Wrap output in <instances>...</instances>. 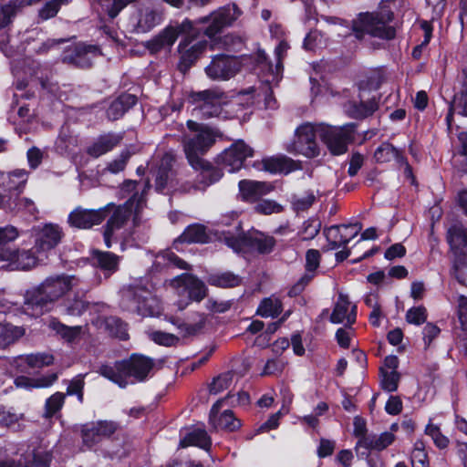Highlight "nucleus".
<instances>
[{
  "label": "nucleus",
  "instance_id": "obj_50",
  "mask_svg": "<svg viewBox=\"0 0 467 467\" xmlns=\"http://www.w3.org/2000/svg\"><path fill=\"white\" fill-rule=\"evenodd\" d=\"M283 312L281 300L275 296L265 298V317H277Z\"/></svg>",
  "mask_w": 467,
  "mask_h": 467
},
{
  "label": "nucleus",
  "instance_id": "obj_4",
  "mask_svg": "<svg viewBox=\"0 0 467 467\" xmlns=\"http://www.w3.org/2000/svg\"><path fill=\"white\" fill-rule=\"evenodd\" d=\"M186 125L191 133L182 136L183 151L189 164L193 162L196 165L221 134L218 130L193 120H188Z\"/></svg>",
  "mask_w": 467,
  "mask_h": 467
},
{
  "label": "nucleus",
  "instance_id": "obj_31",
  "mask_svg": "<svg viewBox=\"0 0 467 467\" xmlns=\"http://www.w3.org/2000/svg\"><path fill=\"white\" fill-rule=\"evenodd\" d=\"M210 240L206 226L201 223H192L185 228L183 233L174 240L178 244H206Z\"/></svg>",
  "mask_w": 467,
  "mask_h": 467
},
{
  "label": "nucleus",
  "instance_id": "obj_62",
  "mask_svg": "<svg viewBox=\"0 0 467 467\" xmlns=\"http://www.w3.org/2000/svg\"><path fill=\"white\" fill-rule=\"evenodd\" d=\"M147 182H150L147 181L142 186L137 182L132 180H126L123 182L121 185V192L122 193L126 194H131L130 197H132L135 193H139V196L142 192L144 186ZM150 185V183H149Z\"/></svg>",
  "mask_w": 467,
  "mask_h": 467
},
{
  "label": "nucleus",
  "instance_id": "obj_56",
  "mask_svg": "<svg viewBox=\"0 0 467 467\" xmlns=\"http://www.w3.org/2000/svg\"><path fill=\"white\" fill-rule=\"evenodd\" d=\"M427 319V310L424 306L411 307L406 313V320L410 324L420 326Z\"/></svg>",
  "mask_w": 467,
  "mask_h": 467
},
{
  "label": "nucleus",
  "instance_id": "obj_49",
  "mask_svg": "<svg viewBox=\"0 0 467 467\" xmlns=\"http://www.w3.org/2000/svg\"><path fill=\"white\" fill-rule=\"evenodd\" d=\"M174 172L165 171L157 169L155 172V190L158 192H163L171 188Z\"/></svg>",
  "mask_w": 467,
  "mask_h": 467
},
{
  "label": "nucleus",
  "instance_id": "obj_43",
  "mask_svg": "<svg viewBox=\"0 0 467 467\" xmlns=\"http://www.w3.org/2000/svg\"><path fill=\"white\" fill-rule=\"evenodd\" d=\"M104 324L107 331L115 337L121 340H126L128 335V325L119 317L115 316L108 317L104 319Z\"/></svg>",
  "mask_w": 467,
  "mask_h": 467
},
{
  "label": "nucleus",
  "instance_id": "obj_20",
  "mask_svg": "<svg viewBox=\"0 0 467 467\" xmlns=\"http://www.w3.org/2000/svg\"><path fill=\"white\" fill-rule=\"evenodd\" d=\"M171 285L179 295L188 293L190 301H202L207 296L205 284L191 274H182L171 280Z\"/></svg>",
  "mask_w": 467,
  "mask_h": 467
},
{
  "label": "nucleus",
  "instance_id": "obj_26",
  "mask_svg": "<svg viewBox=\"0 0 467 467\" xmlns=\"http://www.w3.org/2000/svg\"><path fill=\"white\" fill-rule=\"evenodd\" d=\"M356 432L360 435L357 442V448L380 451L388 448L395 441L394 433L389 431H384L380 434H366L363 429L357 427Z\"/></svg>",
  "mask_w": 467,
  "mask_h": 467
},
{
  "label": "nucleus",
  "instance_id": "obj_5",
  "mask_svg": "<svg viewBox=\"0 0 467 467\" xmlns=\"http://www.w3.org/2000/svg\"><path fill=\"white\" fill-rule=\"evenodd\" d=\"M263 60V53L259 50L254 56L240 57L220 54L213 57L211 63L205 67L206 75L213 80H228L234 78L243 66L254 68Z\"/></svg>",
  "mask_w": 467,
  "mask_h": 467
},
{
  "label": "nucleus",
  "instance_id": "obj_1",
  "mask_svg": "<svg viewBox=\"0 0 467 467\" xmlns=\"http://www.w3.org/2000/svg\"><path fill=\"white\" fill-rule=\"evenodd\" d=\"M88 290L81 286V281L75 275L50 276L26 291L23 308L25 313L32 317L42 316L50 311L67 292L73 291V297L67 298L66 302V313L69 316H81L89 306L86 299Z\"/></svg>",
  "mask_w": 467,
  "mask_h": 467
},
{
  "label": "nucleus",
  "instance_id": "obj_17",
  "mask_svg": "<svg viewBox=\"0 0 467 467\" xmlns=\"http://www.w3.org/2000/svg\"><path fill=\"white\" fill-rule=\"evenodd\" d=\"M254 150L244 140H238L234 141L229 148L225 149L218 156V163L228 168L230 172L239 171L244 161L248 157H252Z\"/></svg>",
  "mask_w": 467,
  "mask_h": 467
},
{
  "label": "nucleus",
  "instance_id": "obj_21",
  "mask_svg": "<svg viewBox=\"0 0 467 467\" xmlns=\"http://www.w3.org/2000/svg\"><path fill=\"white\" fill-rule=\"evenodd\" d=\"M99 54V49L97 46L78 44L65 52L62 61L79 68H88L92 66L93 58Z\"/></svg>",
  "mask_w": 467,
  "mask_h": 467
},
{
  "label": "nucleus",
  "instance_id": "obj_34",
  "mask_svg": "<svg viewBox=\"0 0 467 467\" xmlns=\"http://www.w3.org/2000/svg\"><path fill=\"white\" fill-rule=\"evenodd\" d=\"M240 194L244 201L251 203L258 202L263 197V182L250 180L239 182Z\"/></svg>",
  "mask_w": 467,
  "mask_h": 467
},
{
  "label": "nucleus",
  "instance_id": "obj_9",
  "mask_svg": "<svg viewBox=\"0 0 467 467\" xmlns=\"http://www.w3.org/2000/svg\"><path fill=\"white\" fill-rule=\"evenodd\" d=\"M269 32L273 38L278 40L275 47L274 60L266 61L265 57V82L268 84H277L283 77V58L285 57L289 48L288 44L281 39L284 36V30L280 25H270Z\"/></svg>",
  "mask_w": 467,
  "mask_h": 467
},
{
  "label": "nucleus",
  "instance_id": "obj_53",
  "mask_svg": "<svg viewBox=\"0 0 467 467\" xmlns=\"http://www.w3.org/2000/svg\"><path fill=\"white\" fill-rule=\"evenodd\" d=\"M412 467H429L428 456L423 449L422 442H416L411 453Z\"/></svg>",
  "mask_w": 467,
  "mask_h": 467
},
{
  "label": "nucleus",
  "instance_id": "obj_3",
  "mask_svg": "<svg viewBox=\"0 0 467 467\" xmlns=\"http://www.w3.org/2000/svg\"><path fill=\"white\" fill-rule=\"evenodd\" d=\"M153 367V359L143 355L133 354L130 358L116 361L112 365H101L98 372L119 387L126 388L130 377H133L137 381H143Z\"/></svg>",
  "mask_w": 467,
  "mask_h": 467
},
{
  "label": "nucleus",
  "instance_id": "obj_36",
  "mask_svg": "<svg viewBox=\"0 0 467 467\" xmlns=\"http://www.w3.org/2000/svg\"><path fill=\"white\" fill-rule=\"evenodd\" d=\"M180 444L182 447L194 445L208 451L212 442L206 431L198 428L187 432L181 440Z\"/></svg>",
  "mask_w": 467,
  "mask_h": 467
},
{
  "label": "nucleus",
  "instance_id": "obj_16",
  "mask_svg": "<svg viewBox=\"0 0 467 467\" xmlns=\"http://www.w3.org/2000/svg\"><path fill=\"white\" fill-rule=\"evenodd\" d=\"M162 21V13L151 5H140L131 14L130 25L132 31L144 34L151 31Z\"/></svg>",
  "mask_w": 467,
  "mask_h": 467
},
{
  "label": "nucleus",
  "instance_id": "obj_61",
  "mask_svg": "<svg viewBox=\"0 0 467 467\" xmlns=\"http://www.w3.org/2000/svg\"><path fill=\"white\" fill-rule=\"evenodd\" d=\"M321 228V223L317 220H308L303 224V239L311 240L317 235Z\"/></svg>",
  "mask_w": 467,
  "mask_h": 467
},
{
  "label": "nucleus",
  "instance_id": "obj_64",
  "mask_svg": "<svg viewBox=\"0 0 467 467\" xmlns=\"http://www.w3.org/2000/svg\"><path fill=\"white\" fill-rule=\"evenodd\" d=\"M336 443L334 441L327 439H321L319 446L317 447V456L319 458H325L331 455L334 452Z\"/></svg>",
  "mask_w": 467,
  "mask_h": 467
},
{
  "label": "nucleus",
  "instance_id": "obj_51",
  "mask_svg": "<svg viewBox=\"0 0 467 467\" xmlns=\"http://www.w3.org/2000/svg\"><path fill=\"white\" fill-rule=\"evenodd\" d=\"M171 322L177 326V327L183 333L184 336H192L197 334L204 327V319L202 318L195 324H186L181 322L179 319L171 317Z\"/></svg>",
  "mask_w": 467,
  "mask_h": 467
},
{
  "label": "nucleus",
  "instance_id": "obj_52",
  "mask_svg": "<svg viewBox=\"0 0 467 467\" xmlns=\"http://www.w3.org/2000/svg\"><path fill=\"white\" fill-rule=\"evenodd\" d=\"M381 386L383 389L388 392H393L397 390L400 380V375L397 371H385L381 368Z\"/></svg>",
  "mask_w": 467,
  "mask_h": 467
},
{
  "label": "nucleus",
  "instance_id": "obj_59",
  "mask_svg": "<svg viewBox=\"0 0 467 467\" xmlns=\"http://www.w3.org/2000/svg\"><path fill=\"white\" fill-rule=\"evenodd\" d=\"M130 158V152L129 150H123L115 160L111 161L108 164L106 170L111 173H118L122 171L125 169Z\"/></svg>",
  "mask_w": 467,
  "mask_h": 467
},
{
  "label": "nucleus",
  "instance_id": "obj_14",
  "mask_svg": "<svg viewBox=\"0 0 467 467\" xmlns=\"http://www.w3.org/2000/svg\"><path fill=\"white\" fill-rule=\"evenodd\" d=\"M354 128L353 124L326 127L321 130L320 137L332 154L340 155L347 151L348 142L353 140Z\"/></svg>",
  "mask_w": 467,
  "mask_h": 467
},
{
  "label": "nucleus",
  "instance_id": "obj_10",
  "mask_svg": "<svg viewBox=\"0 0 467 467\" xmlns=\"http://www.w3.org/2000/svg\"><path fill=\"white\" fill-rule=\"evenodd\" d=\"M151 292L144 285H132L123 290L121 306L124 309L142 317L154 313Z\"/></svg>",
  "mask_w": 467,
  "mask_h": 467
},
{
  "label": "nucleus",
  "instance_id": "obj_48",
  "mask_svg": "<svg viewBox=\"0 0 467 467\" xmlns=\"http://www.w3.org/2000/svg\"><path fill=\"white\" fill-rule=\"evenodd\" d=\"M234 379V373L227 371L220 374L218 377L213 379L210 384L209 390L211 394L216 395L228 388H230Z\"/></svg>",
  "mask_w": 467,
  "mask_h": 467
},
{
  "label": "nucleus",
  "instance_id": "obj_63",
  "mask_svg": "<svg viewBox=\"0 0 467 467\" xmlns=\"http://www.w3.org/2000/svg\"><path fill=\"white\" fill-rule=\"evenodd\" d=\"M441 332V329L433 323H427L423 328V340L426 347H429L432 340L436 338Z\"/></svg>",
  "mask_w": 467,
  "mask_h": 467
},
{
  "label": "nucleus",
  "instance_id": "obj_44",
  "mask_svg": "<svg viewBox=\"0 0 467 467\" xmlns=\"http://www.w3.org/2000/svg\"><path fill=\"white\" fill-rule=\"evenodd\" d=\"M24 335V329L12 325L0 324V348H5Z\"/></svg>",
  "mask_w": 467,
  "mask_h": 467
},
{
  "label": "nucleus",
  "instance_id": "obj_55",
  "mask_svg": "<svg viewBox=\"0 0 467 467\" xmlns=\"http://www.w3.org/2000/svg\"><path fill=\"white\" fill-rule=\"evenodd\" d=\"M150 337L155 343L165 347L176 346L179 342L178 337L162 331H154L150 333Z\"/></svg>",
  "mask_w": 467,
  "mask_h": 467
},
{
  "label": "nucleus",
  "instance_id": "obj_28",
  "mask_svg": "<svg viewBox=\"0 0 467 467\" xmlns=\"http://www.w3.org/2000/svg\"><path fill=\"white\" fill-rule=\"evenodd\" d=\"M12 175L20 179V182L15 187H10L6 194L2 195L3 210L8 212H17L21 210L19 195L25 188L26 182V172L24 171H15Z\"/></svg>",
  "mask_w": 467,
  "mask_h": 467
},
{
  "label": "nucleus",
  "instance_id": "obj_22",
  "mask_svg": "<svg viewBox=\"0 0 467 467\" xmlns=\"http://www.w3.org/2000/svg\"><path fill=\"white\" fill-rule=\"evenodd\" d=\"M224 242L234 251L247 249L257 251L259 254L263 253L262 233L254 229H251L238 236L233 234L225 235Z\"/></svg>",
  "mask_w": 467,
  "mask_h": 467
},
{
  "label": "nucleus",
  "instance_id": "obj_40",
  "mask_svg": "<svg viewBox=\"0 0 467 467\" xmlns=\"http://www.w3.org/2000/svg\"><path fill=\"white\" fill-rule=\"evenodd\" d=\"M24 420V413H17L11 409L0 407V427L20 431Z\"/></svg>",
  "mask_w": 467,
  "mask_h": 467
},
{
  "label": "nucleus",
  "instance_id": "obj_18",
  "mask_svg": "<svg viewBox=\"0 0 467 467\" xmlns=\"http://www.w3.org/2000/svg\"><path fill=\"white\" fill-rule=\"evenodd\" d=\"M118 429L119 424L112 420L87 423L81 428L83 443L91 448L103 439L109 438Z\"/></svg>",
  "mask_w": 467,
  "mask_h": 467
},
{
  "label": "nucleus",
  "instance_id": "obj_58",
  "mask_svg": "<svg viewBox=\"0 0 467 467\" xmlns=\"http://www.w3.org/2000/svg\"><path fill=\"white\" fill-rule=\"evenodd\" d=\"M316 201V196L313 192L309 191L301 196L293 197V206L296 211H305L308 209Z\"/></svg>",
  "mask_w": 467,
  "mask_h": 467
},
{
  "label": "nucleus",
  "instance_id": "obj_15",
  "mask_svg": "<svg viewBox=\"0 0 467 467\" xmlns=\"http://www.w3.org/2000/svg\"><path fill=\"white\" fill-rule=\"evenodd\" d=\"M180 34H186L188 36H193L195 35L193 22L189 19H185L176 27H166L152 39L149 40L146 44V47L151 53H157L164 47H171Z\"/></svg>",
  "mask_w": 467,
  "mask_h": 467
},
{
  "label": "nucleus",
  "instance_id": "obj_42",
  "mask_svg": "<svg viewBox=\"0 0 467 467\" xmlns=\"http://www.w3.org/2000/svg\"><path fill=\"white\" fill-rule=\"evenodd\" d=\"M448 242L452 250L467 247V228L462 224H454L448 230Z\"/></svg>",
  "mask_w": 467,
  "mask_h": 467
},
{
  "label": "nucleus",
  "instance_id": "obj_33",
  "mask_svg": "<svg viewBox=\"0 0 467 467\" xmlns=\"http://www.w3.org/2000/svg\"><path fill=\"white\" fill-rule=\"evenodd\" d=\"M374 158L379 163H385L395 160L399 164L406 165L407 170L410 171V166L401 152L389 142H383L376 149Z\"/></svg>",
  "mask_w": 467,
  "mask_h": 467
},
{
  "label": "nucleus",
  "instance_id": "obj_37",
  "mask_svg": "<svg viewBox=\"0 0 467 467\" xmlns=\"http://www.w3.org/2000/svg\"><path fill=\"white\" fill-rule=\"evenodd\" d=\"M378 109L379 102L376 98H372L359 103L350 102L348 106V112L353 118L364 119L372 115Z\"/></svg>",
  "mask_w": 467,
  "mask_h": 467
},
{
  "label": "nucleus",
  "instance_id": "obj_13",
  "mask_svg": "<svg viewBox=\"0 0 467 467\" xmlns=\"http://www.w3.org/2000/svg\"><path fill=\"white\" fill-rule=\"evenodd\" d=\"M110 206H114V203L110 202L99 209H85L78 206L68 214L67 223L77 229H91L108 217Z\"/></svg>",
  "mask_w": 467,
  "mask_h": 467
},
{
  "label": "nucleus",
  "instance_id": "obj_45",
  "mask_svg": "<svg viewBox=\"0 0 467 467\" xmlns=\"http://www.w3.org/2000/svg\"><path fill=\"white\" fill-rule=\"evenodd\" d=\"M19 359L25 362L30 368H41L51 365L54 361V357L47 353H36L22 356Z\"/></svg>",
  "mask_w": 467,
  "mask_h": 467
},
{
  "label": "nucleus",
  "instance_id": "obj_19",
  "mask_svg": "<svg viewBox=\"0 0 467 467\" xmlns=\"http://www.w3.org/2000/svg\"><path fill=\"white\" fill-rule=\"evenodd\" d=\"M35 248L37 252H47L60 244L64 237L62 228L54 223H46L34 229Z\"/></svg>",
  "mask_w": 467,
  "mask_h": 467
},
{
  "label": "nucleus",
  "instance_id": "obj_47",
  "mask_svg": "<svg viewBox=\"0 0 467 467\" xmlns=\"http://www.w3.org/2000/svg\"><path fill=\"white\" fill-rule=\"evenodd\" d=\"M324 234L328 242V249L336 250L341 246L345 247L347 245L339 225H333L326 229Z\"/></svg>",
  "mask_w": 467,
  "mask_h": 467
},
{
  "label": "nucleus",
  "instance_id": "obj_2",
  "mask_svg": "<svg viewBox=\"0 0 467 467\" xmlns=\"http://www.w3.org/2000/svg\"><path fill=\"white\" fill-rule=\"evenodd\" d=\"M149 190L150 184L147 182L140 197H138L139 193L137 192L123 204L116 205L114 203V206H110L109 219L102 227L104 243L108 248L120 241L121 230L128 223L132 214L137 215L142 209Z\"/></svg>",
  "mask_w": 467,
  "mask_h": 467
},
{
  "label": "nucleus",
  "instance_id": "obj_11",
  "mask_svg": "<svg viewBox=\"0 0 467 467\" xmlns=\"http://www.w3.org/2000/svg\"><path fill=\"white\" fill-rule=\"evenodd\" d=\"M287 152L300 154L307 158L319 155V147L316 140V130L312 124L305 123L299 126L291 142L285 145Z\"/></svg>",
  "mask_w": 467,
  "mask_h": 467
},
{
  "label": "nucleus",
  "instance_id": "obj_54",
  "mask_svg": "<svg viewBox=\"0 0 467 467\" xmlns=\"http://www.w3.org/2000/svg\"><path fill=\"white\" fill-rule=\"evenodd\" d=\"M425 433L431 437L438 448L444 449L448 446L449 440L441 432L438 426L429 423L426 426Z\"/></svg>",
  "mask_w": 467,
  "mask_h": 467
},
{
  "label": "nucleus",
  "instance_id": "obj_6",
  "mask_svg": "<svg viewBox=\"0 0 467 467\" xmlns=\"http://www.w3.org/2000/svg\"><path fill=\"white\" fill-rule=\"evenodd\" d=\"M18 235L14 226L0 227V268L6 266L9 262L16 268L27 270L36 265V256L31 250L17 251L9 244Z\"/></svg>",
  "mask_w": 467,
  "mask_h": 467
},
{
  "label": "nucleus",
  "instance_id": "obj_38",
  "mask_svg": "<svg viewBox=\"0 0 467 467\" xmlns=\"http://www.w3.org/2000/svg\"><path fill=\"white\" fill-rule=\"evenodd\" d=\"M207 282L213 286L233 288L242 284V277L232 272L215 273L208 276Z\"/></svg>",
  "mask_w": 467,
  "mask_h": 467
},
{
  "label": "nucleus",
  "instance_id": "obj_60",
  "mask_svg": "<svg viewBox=\"0 0 467 467\" xmlns=\"http://www.w3.org/2000/svg\"><path fill=\"white\" fill-rule=\"evenodd\" d=\"M55 329L63 338L68 342L74 341L81 332V327L79 326L67 327L60 323L55 327Z\"/></svg>",
  "mask_w": 467,
  "mask_h": 467
},
{
  "label": "nucleus",
  "instance_id": "obj_8",
  "mask_svg": "<svg viewBox=\"0 0 467 467\" xmlns=\"http://www.w3.org/2000/svg\"><path fill=\"white\" fill-rule=\"evenodd\" d=\"M226 93L219 88L189 93V100L194 105L193 112L202 119L219 116L222 112V106L226 102Z\"/></svg>",
  "mask_w": 467,
  "mask_h": 467
},
{
  "label": "nucleus",
  "instance_id": "obj_23",
  "mask_svg": "<svg viewBox=\"0 0 467 467\" xmlns=\"http://www.w3.org/2000/svg\"><path fill=\"white\" fill-rule=\"evenodd\" d=\"M223 403L224 400H219L213 405L209 415L210 424L216 431H234L240 428L241 422L235 418L231 410H225L219 414V410Z\"/></svg>",
  "mask_w": 467,
  "mask_h": 467
},
{
  "label": "nucleus",
  "instance_id": "obj_24",
  "mask_svg": "<svg viewBox=\"0 0 467 467\" xmlns=\"http://www.w3.org/2000/svg\"><path fill=\"white\" fill-rule=\"evenodd\" d=\"M197 162L196 165L193 162L190 163L191 167L199 172L195 179V190L203 191L222 178V170L208 161L202 159Z\"/></svg>",
  "mask_w": 467,
  "mask_h": 467
},
{
  "label": "nucleus",
  "instance_id": "obj_57",
  "mask_svg": "<svg viewBox=\"0 0 467 467\" xmlns=\"http://www.w3.org/2000/svg\"><path fill=\"white\" fill-rule=\"evenodd\" d=\"M85 386L84 376L79 374L76 376L67 388V395H77L78 400L80 403L83 402V389Z\"/></svg>",
  "mask_w": 467,
  "mask_h": 467
},
{
  "label": "nucleus",
  "instance_id": "obj_46",
  "mask_svg": "<svg viewBox=\"0 0 467 467\" xmlns=\"http://www.w3.org/2000/svg\"><path fill=\"white\" fill-rule=\"evenodd\" d=\"M66 394L62 392H56L50 396L45 403L44 417L50 419L57 415L62 409L65 403Z\"/></svg>",
  "mask_w": 467,
  "mask_h": 467
},
{
  "label": "nucleus",
  "instance_id": "obj_30",
  "mask_svg": "<svg viewBox=\"0 0 467 467\" xmlns=\"http://www.w3.org/2000/svg\"><path fill=\"white\" fill-rule=\"evenodd\" d=\"M137 97L130 93H122L116 98L109 106L106 114L110 121L119 119L137 103Z\"/></svg>",
  "mask_w": 467,
  "mask_h": 467
},
{
  "label": "nucleus",
  "instance_id": "obj_25",
  "mask_svg": "<svg viewBox=\"0 0 467 467\" xmlns=\"http://www.w3.org/2000/svg\"><path fill=\"white\" fill-rule=\"evenodd\" d=\"M189 45L190 42L187 38L179 45L181 58L178 64V69L182 74L187 73L207 47V42L205 40L198 41L191 47H189Z\"/></svg>",
  "mask_w": 467,
  "mask_h": 467
},
{
  "label": "nucleus",
  "instance_id": "obj_7",
  "mask_svg": "<svg viewBox=\"0 0 467 467\" xmlns=\"http://www.w3.org/2000/svg\"><path fill=\"white\" fill-rule=\"evenodd\" d=\"M392 20V14L363 13L353 21L352 31L358 39L365 34L383 39L395 37V29L389 26L388 22Z\"/></svg>",
  "mask_w": 467,
  "mask_h": 467
},
{
  "label": "nucleus",
  "instance_id": "obj_41",
  "mask_svg": "<svg viewBox=\"0 0 467 467\" xmlns=\"http://www.w3.org/2000/svg\"><path fill=\"white\" fill-rule=\"evenodd\" d=\"M57 379L56 373H51L36 379L27 377H18L15 379L17 387L21 388H47L51 386Z\"/></svg>",
  "mask_w": 467,
  "mask_h": 467
},
{
  "label": "nucleus",
  "instance_id": "obj_12",
  "mask_svg": "<svg viewBox=\"0 0 467 467\" xmlns=\"http://www.w3.org/2000/svg\"><path fill=\"white\" fill-rule=\"evenodd\" d=\"M241 14L236 5H228L200 18L197 22L206 25L203 28L204 35L213 37L221 33L223 28L232 26Z\"/></svg>",
  "mask_w": 467,
  "mask_h": 467
},
{
  "label": "nucleus",
  "instance_id": "obj_35",
  "mask_svg": "<svg viewBox=\"0 0 467 467\" xmlns=\"http://www.w3.org/2000/svg\"><path fill=\"white\" fill-rule=\"evenodd\" d=\"M92 260L96 266L109 274L116 272L119 268V256L111 252L96 250L92 253Z\"/></svg>",
  "mask_w": 467,
  "mask_h": 467
},
{
  "label": "nucleus",
  "instance_id": "obj_32",
  "mask_svg": "<svg viewBox=\"0 0 467 467\" xmlns=\"http://www.w3.org/2000/svg\"><path fill=\"white\" fill-rule=\"evenodd\" d=\"M297 169L298 164L294 160L285 155L265 158V171H269L274 174H287Z\"/></svg>",
  "mask_w": 467,
  "mask_h": 467
},
{
  "label": "nucleus",
  "instance_id": "obj_29",
  "mask_svg": "<svg viewBox=\"0 0 467 467\" xmlns=\"http://www.w3.org/2000/svg\"><path fill=\"white\" fill-rule=\"evenodd\" d=\"M122 139L123 136L118 133L109 132L100 135L87 149V153L93 158H99L117 147Z\"/></svg>",
  "mask_w": 467,
  "mask_h": 467
},
{
  "label": "nucleus",
  "instance_id": "obj_27",
  "mask_svg": "<svg viewBox=\"0 0 467 467\" xmlns=\"http://www.w3.org/2000/svg\"><path fill=\"white\" fill-rule=\"evenodd\" d=\"M357 318V306L353 305L348 296L340 293L330 316V321L334 324L346 323L352 326Z\"/></svg>",
  "mask_w": 467,
  "mask_h": 467
},
{
  "label": "nucleus",
  "instance_id": "obj_39",
  "mask_svg": "<svg viewBox=\"0 0 467 467\" xmlns=\"http://www.w3.org/2000/svg\"><path fill=\"white\" fill-rule=\"evenodd\" d=\"M320 253L317 249H309L306 254V273L301 277L297 283V286L304 287L314 277V272L320 264Z\"/></svg>",
  "mask_w": 467,
  "mask_h": 467
}]
</instances>
